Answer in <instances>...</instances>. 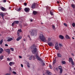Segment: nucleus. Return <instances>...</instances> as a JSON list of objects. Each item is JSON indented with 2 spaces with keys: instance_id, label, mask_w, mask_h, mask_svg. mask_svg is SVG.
Listing matches in <instances>:
<instances>
[{
  "instance_id": "obj_1",
  "label": "nucleus",
  "mask_w": 75,
  "mask_h": 75,
  "mask_svg": "<svg viewBox=\"0 0 75 75\" xmlns=\"http://www.w3.org/2000/svg\"><path fill=\"white\" fill-rule=\"evenodd\" d=\"M31 48L32 50V52L33 54H36H36L35 55V57L36 59H38V61H41V58L38 56V53L37 48H36L35 45H33L31 46Z\"/></svg>"
},
{
  "instance_id": "obj_2",
  "label": "nucleus",
  "mask_w": 75,
  "mask_h": 75,
  "mask_svg": "<svg viewBox=\"0 0 75 75\" xmlns=\"http://www.w3.org/2000/svg\"><path fill=\"white\" fill-rule=\"evenodd\" d=\"M40 39L42 40L43 42H45V41H46L45 39V38L44 37V36H43V34H40Z\"/></svg>"
},
{
  "instance_id": "obj_3",
  "label": "nucleus",
  "mask_w": 75,
  "mask_h": 75,
  "mask_svg": "<svg viewBox=\"0 0 75 75\" xmlns=\"http://www.w3.org/2000/svg\"><path fill=\"white\" fill-rule=\"evenodd\" d=\"M31 35H32L33 36H37V32H36V31L35 30H32V31L31 33Z\"/></svg>"
},
{
  "instance_id": "obj_4",
  "label": "nucleus",
  "mask_w": 75,
  "mask_h": 75,
  "mask_svg": "<svg viewBox=\"0 0 75 75\" xmlns=\"http://www.w3.org/2000/svg\"><path fill=\"white\" fill-rule=\"evenodd\" d=\"M58 43L57 42L55 44L54 47L56 50H59V45H58Z\"/></svg>"
},
{
  "instance_id": "obj_5",
  "label": "nucleus",
  "mask_w": 75,
  "mask_h": 75,
  "mask_svg": "<svg viewBox=\"0 0 75 75\" xmlns=\"http://www.w3.org/2000/svg\"><path fill=\"white\" fill-rule=\"evenodd\" d=\"M4 50L5 51H6V52H7V53L8 54H10V49H5Z\"/></svg>"
},
{
  "instance_id": "obj_6",
  "label": "nucleus",
  "mask_w": 75,
  "mask_h": 75,
  "mask_svg": "<svg viewBox=\"0 0 75 75\" xmlns=\"http://www.w3.org/2000/svg\"><path fill=\"white\" fill-rule=\"evenodd\" d=\"M36 4L35 3H34L31 6V8L32 9H34L35 7Z\"/></svg>"
},
{
  "instance_id": "obj_7",
  "label": "nucleus",
  "mask_w": 75,
  "mask_h": 75,
  "mask_svg": "<svg viewBox=\"0 0 75 75\" xmlns=\"http://www.w3.org/2000/svg\"><path fill=\"white\" fill-rule=\"evenodd\" d=\"M8 39L7 40V41H8V42H9L10 41H12V40H13V38H10V37H8Z\"/></svg>"
},
{
  "instance_id": "obj_8",
  "label": "nucleus",
  "mask_w": 75,
  "mask_h": 75,
  "mask_svg": "<svg viewBox=\"0 0 75 75\" xmlns=\"http://www.w3.org/2000/svg\"><path fill=\"white\" fill-rule=\"evenodd\" d=\"M21 38H22V37L21 36H19L18 38L16 39V41H18L20 40Z\"/></svg>"
},
{
  "instance_id": "obj_9",
  "label": "nucleus",
  "mask_w": 75,
  "mask_h": 75,
  "mask_svg": "<svg viewBox=\"0 0 75 75\" xmlns=\"http://www.w3.org/2000/svg\"><path fill=\"white\" fill-rule=\"evenodd\" d=\"M24 10L26 12H28L30 10V8H25Z\"/></svg>"
},
{
  "instance_id": "obj_10",
  "label": "nucleus",
  "mask_w": 75,
  "mask_h": 75,
  "mask_svg": "<svg viewBox=\"0 0 75 75\" xmlns=\"http://www.w3.org/2000/svg\"><path fill=\"white\" fill-rule=\"evenodd\" d=\"M57 55L58 57L61 58V57H62V55H61V53H57Z\"/></svg>"
},
{
  "instance_id": "obj_11",
  "label": "nucleus",
  "mask_w": 75,
  "mask_h": 75,
  "mask_svg": "<svg viewBox=\"0 0 75 75\" xmlns=\"http://www.w3.org/2000/svg\"><path fill=\"white\" fill-rule=\"evenodd\" d=\"M59 37V38H60L61 40H63L64 38V37L62 35H60Z\"/></svg>"
},
{
  "instance_id": "obj_12",
  "label": "nucleus",
  "mask_w": 75,
  "mask_h": 75,
  "mask_svg": "<svg viewBox=\"0 0 75 75\" xmlns=\"http://www.w3.org/2000/svg\"><path fill=\"white\" fill-rule=\"evenodd\" d=\"M48 45L49 46H52V45H54V44L51 42H47Z\"/></svg>"
},
{
  "instance_id": "obj_13",
  "label": "nucleus",
  "mask_w": 75,
  "mask_h": 75,
  "mask_svg": "<svg viewBox=\"0 0 75 75\" xmlns=\"http://www.w3.org/2000/svg\"><path fill=\"white\" fill-rule=\"evenodd\" d=\"M14 64V62H10L9 63V65L10 66H12V65H13Z\"/></svg>"
},
{
  "instance_id": "obj_14",
  "label": "nucleus",
  "mask_w": 75,
  "mask_h": 75,
  "mask_svg": "<svg viewBox=\"0 0 75 75\" xmlns=\"http://www.w3.org/2000/svg\"><path fill=\"white\" fill-rule=\"evenodd\" d=\"M4 51V50L3 49L1 48H0V54H2V52H3Z\"/></svg>"
},
{
  "instance_id": "obj_15",
  "label": "nucleus",
  "mask_w": 75,
  "mask_h": 75,
  "mask_svg": "<svg viewBox=\"0 0 75 75\" xmlns=\"http://www.w3.org/2000/svg\"><path fill=\"white\" fill-rule=\"evenodd\" d=\"M47 73L48 75H52V73L50 71H47Z\"/></svg>"
},
{
  "instance_id": "obj_16",
  "label": "nucleus",
  "mask_w": 75,
  "mask_h": 75,
  "mask_svg": "<svg viewBox=\"0 0 75 75\" xmlns=\"http://www.w3.org/2000/svg\"><path fill=\"white\" fill-rule=\"evenodd\" d=\"M0 16H1L3 18V19H4V14H3L2 13H0Z\"/></svg>"
},
{
  "instance_id": "obj_17",
  "label": "nucleus",
  "mask_w": 75,
  "mask_h": 75,
  "mask_svg": "<svg viewBox=\"0 0 75 75\" xmlns=\"http://www.w3.org/2000/svg\"><path fill=\"white\" fill-rule=\"evenodd\" d=\"M1 10H2V11H5V10H6V9L5 8H4L3 7H2L1 8Z\"/></svg>"
},
{
  "instance_id": "obj_18",
  "label": "nucleus",
  "mask_w": 75,
  "mask_h": 75,
  "mask_svg": "<svg viewBox=\"0 0 75 75\" xmlns=\"http://www.w3.org/2000/svg\"><path fill=\"white\" fill-rule=\"evenodd\" d=\"M52 28L53 29V30H54V31H55V25H52Z\"/></svg>"
},
{
  "instance_id": "obj_19",
  "label": "nucleus",
  "mask_w": 75,
  "mask_h": 75,
  "mask_svg": "<svg viewBox=\"0 0 75 75\" xmlns=\"http://www.w3.org/2000/svg\"><path fill=\"white\" fill-rule=\"evenodd\" d=\"M69 62H71L73 61V60H72V58H70L69 59Z\"/></svg>"
},
{
  "instance_id": "obj_20",
  "label": "nucleus",
  "mask_w": 75,
  "mask_h": 75,
  "mask_svg": "<svg viewBox=\"0 0 75 75\" xmlns=\"http://www.w3.org/2000/svg\"><path fill=\"white\" fill-rule=\"evenodd\" d=\"M14 23H15V24H17L19 23V21H14Z\"/></svg>"
},
{
  "instance_id": "obj_21",
  "label": "nucleus",
  "mask_w": 75,
  "mask_h": 75,
  "mask_svg": "<svg viewBox=\"0 0 75 75\" xmlns=\"http://www.w3.org/2000/svg\"><path fill=\"white\" fill-rule=\"evenodd\" d=\"M33 14L34 15H36L37 14V12L35 11H33Z\"/></svg>"
},
{
  "instance_id": "obj_22",
  "label": "nucleus",
  "mask_w": 75,
  "mask_h": 75,
  "mask_svg": "<svg viewBox=\"0 0 75 75\" xmlns=\"http://www.w3.org/2000/svg\"><path fill=\"white\" fill-rule=\"evenodd\" d=\"M65 38H66L67 39H69V38H69V36L67 35H66L65 36Z\"/></svg>"
},
{
  "instance_id": "obj_23",
  "label": "nucleus",
  "mask_w": 75,
  "mask_h": 75,
  "mask_svg": "<svg viewBox=\"0 0 75 75\" xmlns=\"http://www.w3.org/2000/svg\"><path fill=\"white\" fill-rule=\"evenodd\" d=\"M3 58H4V56L1 55L0 57V59L2 60L3 59Z\"/></svg>"
},
{
  "instance_id": "obj_24",
  "label": "nucleus",
  "mask_w": 75,
  "mask_h": 75,
  "mask_svg": "<svg viewBox=\"0 0 75 75\" xmlns=\"http://www.w3.org/2000/svg\"><path fill=\"white\" fill-rule=\"evenodd\" d=\"M51 40V38H48V40H47V42H50V41Z\"/></svg>"
},
{
  "instance_id": "obj_25",
  "label": "nucleus",
  "mask_w": 75,
  "mask_h": 75,
  "mask_svg": "<svg viewBox=\"0 0 75 75\" xmlns=\"http://www.w3.org/2000/svg\"><path fill=\"white\" fill-rule=\"evenodd\" d=\"M71 7H72V8H75V5L74 4H71Z\"/></svg>"
},
{
  "instance_id": "obj_26",
  "label": "nucleus",
  "mask_w": 75,
  "mask_h": 75,
  "mask_svg": "<svg viewBox=\"0 0 75 75\" xmlns=\"http://www.w3.org/2000/svg\"><path fill=\"white\" fill-rule=\"evenodd\" d=\"M56 62V59H55L53 62V64H54Z\"/></svg>"
},
{
  "instance_id": "obj_27",
  "label": "nucleus",
  "mask_w": 75,
  "mask_h": 75,
  "mask_svg": "<svg viewBox=\"0 0 75 75\" xmlns=\"http://www.w3.org/2000/svg\"><path fill=\"white\" fill-rule=\"evenodd\" d=\"M3 42V40L2 39L0 41V44H2Z\"/></svg>"
},
{
  "instance_id": "obj_28",
  "label": "nucleus",
  "mask_w": 75,
  "mask_h": 75,
  "mask_svg": "<svg viewBox=\"0 0 75 75\" xmlns=\"http://www.w3.org/2000/svg\"><path fill=\"white\" fill-rule=\"evenodd\" d=\"M59 69L60 70V69H62V67H61V66H59L58 67Z\"/></svg>"
},
{
  "instance_id": "obj_29",
  "label": "nucleus",
  "mask_w": 75,
  "mask_h": 75,
  "mask_svg": "<svg viewBox=\"0 0 75 75\" xmlns=\"http://www.w3.org/2000/svg\"><path fill=\"white\" fill-rule=\"evenodd\" d=\"M62 64H65V63H66V62H65V61H62Z\"/></svg>"
},
{
  "instance_id": "obj_30",
  "label": "nucleus",
  "mask_w": 75,
  "mask_h": 75,
  "mask_svg": "<svg viewBox=\"0 0 75 75\" xmlns=\"http://www.w3.org/2000/svg\"><path fill=\"white\" fill-rule=\"evenodd\" d=\"M63 71V70H62V69H61L60 70V74H62V73Z\"/></svg>"
},
{
  "instance_id": "obj_31",
  "label": "nucleus",
  "mask_w": 75,
  "mask_h": 75,
  "mask_svg": "<svg viewBox=\"0 0 75 75\" xmlns=\"http://www.w3.org/2000/svg\"><path fill=\"white\" fill-rule=\"evenodd\" d=\"M59 11H62V8H61V7H59Z\"/></svg>"
},
{
  "instance_id": "obj_32",
  "label": "nucleus",
  "mask_w": 75,
  "mask_h": 75,
  "mask_svg": "<svg viewBox=\"0 0 75 75\" xmlns=\"http://www.w3.org/2000/svg\"><path fill=\"white\" fill-rule=\"evenodd\" d=\"M59 11H62V8H61V7H59Z\"/></svg>"
},
{
  "instance_id": "obj_33",
  "label": "nucleus",
  "mask_w": 75,
  "mask_h": 75,
  "mask_svg": "<svg viewBox=\"0 0 75 75\" xmlns=\"http://www.w3.org/2000/svg\"><path fill=\"white\" fill-rule=\"evenodd\" d=\"M59 45L60 47H63V45H62V44H61V43H59Z\"/></svg>"
},
{
  "instance_id": "obj_34",
  "label": "nucleus",
  "mask_w": 75,
  "mask_h": 75,
  "mask_svg": "<svg viewBox=\"0 0 75 75\" xmlns=\"http://www.w3.org/2000/svg\"><path fill=\"white\" fill-rule=\"evenodd\" d=\"M18 32H19V33H21V32H22V31H21V29H20L18 30Z\"/></svg>"
},
{
  "instance_id": "obj_35",
  "label": "nucleus",
  "mask_w": 75,
  "mask_h": 75,
  "mask_svg": "<svg viewBox=\"0 0 75 75\" xmlns=\"http://www.w3.org/2000/svg\"><path fill=\"white\" fill-rule=\"evenodd\" d=\"M72 26H73V27H75V23H73L72 24Z\"/></svg>"
},
{
  "instance_id": "obj_36",
  "label": "nucleus",
  "mask_w": 75,
  "mask_h": 75,
  "mask_svg": "<svg viewBox=\"0 0 75 75\" xmlns=\"http://www.w3.org/2000/svg\"><path fill=\"white\" fill-rule=\"evenodd\" d=\"M65 26V27H68V26L66 24V23H64L63 24Z\"/></svg>"
},
{
  "instance_id": "obj_37",
  "label": "nucleus",
  "mask_w": 75,
  "mask_h": 75,
  "mask_svg": "<svg viewBox=\"0 0 75 75\" xmlns=\"http://www.w3.org/2000/svg\"><path fill=\"white\" fill-rule=\"evenodd\" d=\"M10 49L12 51H14V49H13V48L11 47Z\"/></svg>"
},
{
  "instance_id": "obj_38",
  "label": "nucleus",
  "mask_w": 75,
  "mask_h": 75,
  "mask_svg": "<svg viewBox=\"0 0 75 75\" xmlns=\"http://www.w3.org/2000/svg\"><path fill=\"white\" fill-rule=\"evenodd\" d=\"M21 10V8H19L17 9V11H19Z\"/></svg>"
},
{
  "instance_id": "obj_39",
  "label": "nucleus",
  "mask_w": 75,
  "mask_h": 75,
  "mask_svg": "<svg viewBox=\"0 0 75 75\" xmlns=\"http://www.w3.org/2000/svg\"><path fill=\"white\" fill-rule=\"evenodd\" d=\"M32 57H33V56H31L29 58V59L30 60H31L32 59Z\"/></svg>"
},
{
  "instance_id": "obj_40",
  "label": "nucleus",
  "mask_w": 75,
  "mask_h": 75,
  "mask_svg": "<svg viewBox=\"0 0 75 75\" xmlns=\"http://www.w3.org/2000/svg\"><path fill=\"white\" fill-rule=\"evenodd\" d=\"M71 62V64L72 65H74V62L73 61Z\"/></svg>"
},
{
  "instance_id": "obj_41",
  "label": "nucleus",
  "mask_w": 75,
  "mask_h": 75,
  "mask_svg": "<svg viewBox=\"0 0 75 75\" xmlns=\"http://www.w3.org/2000/svg\"><path fill=\"white\" fill-rule=\"evenodd\" d=\"M14 24H15V23H14V22L12 23V27L14 26Z\"/></svg>"
},
{
  "instance_id": "obj_42",
  "label": "nucleus",
  "mask_w": 75,
  "mask_h": 75,
  "mask_svg": "<svg viewBox=\"0 0 75 75\" xmlns=\"http://www.w3.org/2000/svg\"><path fill=\"white\" fill-rule=\"evenodd\" d=\"M50 14L52 16H53V15H54V14H53V13L52 12H51V11H50Z\"/></svg>"
},
{
  "instance_id": "obj_43",
  "label": "nucleus",
  "mask_w": 75,
  "mask_h": 75,
  "mask_svg": "<svg viewBox=\"0 0 75 75\" xmlns=\"http://www.w3.org/2000/svg\"><path fill=\"white\" fill-rule=\"evenodd\" d=\"M7 61H10V58H7Z\"/></svg>"
},
{
  "instance_id": "obj_44",
  "label": "nucleus",
  "mask_w": 75,
  "mask_h": 75,
  "mask_svg": "<svg viewBox=\"0 0 75 75\" xmlns=\"http://www.w3.org/2000/svg\"><path fill=\"white\" fill-rule=\"evenodd\" d=\"M5 75H11V74H10L7 73V74H6Z\"/></svg>"
},
{
  "instance_id": "obj_45",
  "label": "nucleus",
  "mask_w": 75,
  "mask_h": 75,
  "mask_svg": "<svg viewBox=\"0 0 75 75\" xmlns=\"http://www.w3.org/2000/svg\"><path fill=\"white\" fill-rule=\"evenodd\" d=\"M17 34L18 36H20V34H19V33L18 32L17 33Z\"/></svg>"
},
{
  "instance_id": "obj_46",
  "label": "nucleus",
  "mask_w": 75,
  "mask_h": 75,
  "mask_svg": "<svg viewBox=\"0 0 75 75\" xmlns=\"http://www.w3.org/2000/svg\"><path fill=\"white\" fill-rule=\"evenodd\" d=\"M13 74H16V72L15 71H13Z\"/></svg>"
},
{
  "instance_id": "obj_47",
  "label": "nucleus",
  "mask_w": 75,
  "mask_h": 75,
  "mask_svg": "<svg viewBox=\"0 0 75 75\" xmlns=\"http://www.w3.org/2000/svg\"><path fill=\"white\" fill-rule=\"evenodd\" d=\"M49 67L50 68H51V67H52V66L50 64L49 65Z\"/></svg>"
},
{
  "instance_id": "obj_48",
  "label": "nucleus",
  "mask_w": 75,
  "mask_h": 75,
  "mask_svg": "<svg viewBox=\"0 0 75 75\" xmlns=\"http://www.w3.org/2000/svg\"><path fill=\"white\" fill-rule=\"evenodd\" d=\"M24 5L25 6H27V3H24Z\"/></svg>"
},
{
  "instance_id": "obj_49",
  "label": "nucleus",
  "mask_w": 75,
  "mask_h": 75,
  "mask_svg": "<svg viewBox=\"0 0 75 75\" xmlns=\"http://www.w3.org/2000/svg\"><path fill=\"white\" fill-rule=\"evenodd\" d=\"M19 58H22V57L21 56H19Z\"/></svg>"
},
{
  "instance_id": "obj_50",
  "label": "nucleus",
  "mask_w": 75,
  "mask_h": 75,
  "mask_svg": "<svg viewBox=\"0 0 75 75\" xmlns=\"http://www.w3.org/2000/svg\"><path fill=\"white\" fill-rule=\"evenodd\" d=\"M5 47H8V45H7V44H6L5 45Z\"/></svg>"
},
{
  "instance_id": "obj_51",
  "label": "nucleus",
  "mask_w": 75,
  "mask_h": 75,
  "mask_svg": "<svg viewBox=\"0 0 75 75\" xmlns=\"http://www.w3.org/2000/svg\"><path fill=\"white\" fill-rule=\"evenodd\" d=\"M21 66L22 68H23V64H21Z\"/></svg>"
},
{
  "instance_id": "obj_52",
  "label": "nucleus",
  "mask_w": 75,
  "mask_h": 75,
  "mask_svg": "<svg viewBox=\"0 0 75 75\" xmlns=\"http://www.w3.org/2000/svg\"><path fill=\"white\" fill-rule=\"evenodd\" d=\"M4 2V3H6V0H4L3 1Z\"/></svg>"
},
{
  "instance_id": "obj_53",
  "label": "nucleus",
  "mask_w": 75,
  "mask_h": 75,
  "mask_svg": "<svg viewBox=\"0 0 75 75\" xmlns=\"http://www.w3.org/2000/svg\"><path fill=\"white\" fill-rule=\"evenodd\" d=\"M28 37L29 38H30V35H28Z\"/></svg>"
},
{
  "instance_id": "obj_54",
  "label": "nucleus",
  "mask_w": 75,
  "mask_h": 75,
  "mask_svg": "<svg viewBox=\"0 0 75 75\" xmlns=\"http://www.w3.org/2000/svg\"><path fill=\"white\" fill-rule=\"evenodd\" d=\"M23 41H26V40L25 39H23Z\"/></svg>"
},
{
  "instance_id": "obj_55",
  "label": "nucleus",
  "mask_w": 75,
  "mask_h": 75,
  "mask_svg": "<svg viewBox=\"0 0 75 75\" xmlns=\"http://www.w3.org/2000/svg\"><path fill=\"white\" fill-rule=\"evenodd\" d=\"M33 19H30V21L31 22H32L33 21Z\"/></svg>"
},
{
  "instance_id": "obj_56",
  "label": "nucleus",
  "mask_w": 75,
  "mask_h": 75,
  "mask_svg": "<svg viewBox=\"0 0 75 75\" xmlns=\"http://www.w3.org/2000/svg\"><path fill=\"white\" fill-rule=\"evenodd\" d=\"M71 55H72L73 56H74V54L73 53L71 54Z\"/></svg>"
},
{
  "instance_id": "obj_57",
  "label": "nucleus",
  "mask_w": 75,
  "mask_h": 75,
  "mask_svg": "<svg viewBox=\"0 0 75 75\" xmlns=\"http://www.w3.org/2000/svg\"><path fill=\"white\" fill-rule=\"evenodd\" d=\"M57 3H58V4H59V1H57Z\"/></svg>"
},
{
  "instance_id": "obj_58",
  "label": "nucleus",
  "mask_w": 75,
  "mask_h": 75,
  "mask_svg": "<svg viewBox=\"0 0 75 75\" xmlns=\"http://www.w3.org/2000/svg\"><path fill=\"white\" fill-rule=\"evenodd\" d=\"M29 40H30V41H31V38H29Z\"/></svg>"
},
{
  "instance_id": "obj_59",
  "label": "nucleus",
  "mask_w": 75,
  "mask_h": 75,
  "mask_svg": "<svg viewBox=\"0 0 75 75\" xmlns=\"http://www.w3.org/2000/svg\"><path fill=\"white\" fill-rule=\"evenodd\" d=\"M56 70L57 71H58V68H56Z\"/></svg>"
},
{
  "instance_id": "obj_60",
  "label": "nucleus",
  "mask_w": 75,
  "mask_h": 75,
  "mask_svg": "<svg viewBox=\"0 0 75 75\" xmlns=\"http://www.w3.org/2000/svg\"><path fill=\"white\" fill-rule=\"evenodd\" d=\"M33 58H34V59H35V56H33Z\"/></svg>"
},
{
  "instance_id": "obj_61",
  "label": "nucleus",
  "mask_w": 75,
  "mask_h": 75,
  "mask_svg": "<svg viewBox=\"0 0 75 75\" xmlns=\"http://www.w3.org/2000/svg\"><path fill=\"white\" fill-rule=\"evenodd\" d=\"M27 67H30V65H28Z\"/></svg>"
},
{
  "instance_id": "obj_62",
  "label": "nucleus",
  "mask_w": 75,
  "mask_h": 75,
  "mask_svg": "<svg viewBox=\"0 0 75 75\" xmlns=\"http://www.w3.org/2000/svg\"><path fill=\"white\" fill-rule=\"evenodd\" d=\"M11 7H9V9H11Z\"/></svg>"
},
{
  "instance_id": "obj_63",
  "label": "nucleus",
  "mask_w": 75,
  "mask_h": 75,
  "mask_svg": "<svg viewBox=\"0 0 75 75\" xmlns=\"http://www.w3.org/2000/svg\"><path fill=\"white\" fill-rule=\"evenodd\" d=\"M10 70H11V68L10 67Z\"/></svg>"
},
{
  "instance_id": "obj_64",
  "label": "nucleus",
  "mask_w": 75,
  "mask_h": 75,
  "mask_svg": "<svg viewBox=\"0 0 75 75\" xmlns=\"http://www.w3.org/2000/svg\"><path fill=\"white\" fill-rule=\"evenodd\" d=\"M43 65H45V63H43Z\"/></svg>"
}]
</instances>
